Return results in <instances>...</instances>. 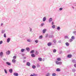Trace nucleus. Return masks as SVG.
<instances>
[{"label":"nucleus","instance_id":"1","mask_svg":"<svg viewBox=\"0 0 76 76\" xmlns=\"http://www.w3.org/2000/svg\"><path fill=\"white\" fill-rule=\"evenodd\" d=\"M56 63L57 65H61V64H62V62H59L58 61H56Z\"/></svg>","mask_w":76,"mask_h":76},{"label":"nucleus","instance_id":"2","mask_svg":"<svg viewBox=\"0 0 76 76\" xmlns=\"http://www.w3.org/2000/svg\"><path fill=\"white\" fill-rule=\"evenodd\" d=\"M46 31H47V29L45 28L43 29L42 31L43 34H45L46 32Z\"/></svg>","mask_w":76,"mask_h":76},{"label":"nucleus","instance_id":"3","mask_svg":"<svg viewBox=\"0 0 76 76\" xmlns=\"http://www.w3.org/2000/svg\"><path fill=\"white\" fill-rule=\"evenodd\" d=\"M46 20H47V17H44L43 18V20H42L43 22H45V21Z\"/></svg>","mask_w":76,"mask_h":76},{"label":"nucleus","instance_id":"4","mask_svg":"<svg viewBox=\"0 0 76 76\" xmlns=\"http://www.w3.org/2000/svg\"><path fill=\"white\" fill-rule=\"evenodd\" d=\"M10 53V50H8L6 52V54H7V55H9Z\"/></svg>","mask_w":76,"mask_h":76},{"label":"nucleus","instance_id":"5","mask_svg":"<svg viewBox=\"0 0 76 76\" xmlns=\"http://www.w3.org/2000/svg\"><path fill=\"white\" fill-rule=\"evenodd\" d=\"M53 21V18H50L49 20V23H51Z\"/></svg>","mask_w":76,"mask_h":76},{"label":"nucleus","instance_id":"6","mask_svg":"<svg viewBox=\"0 0 76 76\" xmlns=\"http://www.w3.org/2000/svg\"><path fill=\"white\" fill-rule=\"evenodd\" d=\"M52 45V43H51V42H49L48 43V45L49 47L51 46V45Z\"/></svg>","mask_w":76,"mask_h":76},{"label":"nucleus","instance_id":"7","mask_svg":"<svg viewBox=\"0 0 76 76\" xmlns=\"http://www.w3.org/2000/svg\"><path fill=\"white\" fill-rule=\"evenodd\" d=\"M26 65L27 66H31V63L29 62H27L26 63Z\"/></svg>","mask_w":76,"mask_h":76},{"label":"nucleus","instance_id":"8","mask_svg":"<svg viewBox=\"0 0 76 76\" xmlns=\"http://www.w3.org/2000/svg\"><path fill=\"white\" fill-rule=\"evenodd\" d=\"M13 75L14 76H19V74H18V73H13Z\"/></svg>","mask_w":76,"mask_h":76},{"label":"nucleus","instance_id":"9","mask_svg":"<svg viewBox=\"0 0 76 76\" xmlns=\"http://www.w3.org/2000/svg\"><path fill=\"white\" fill-rule=\"evenodd\" d=\"M10 38H8L7 39V43H9V42H10Z\"/></svg>","mask_w":76,"mask_h":76},{"label":"nucleus","instance_id":"10","mask_svg":"<svg viewBox=\"0 0 76 76\" xmlns=\"http://www.w3.org/2000/svg\"><path fill=\"white\" fill-rule=\"evenodd\" d=\"M3 55V53L2 52H1L0 53V56L1 57H2V56Z\"/></svg>","mask_w":76,"mask_h":76},{"label":"nucleus","instance_id":"11","mask_svg":"<svg viewBox=\"0 0 76 76\" xmlns=\"http://www.w3.org/2000/svg\"><path fill=\"white\" fill-rule=\"evenodd\" d=\"M16 60L15 59H13L12 61V63H13L15 64V63H16Z\"/></svg>","mask_w":76,"mask_h":76},{"label":"nucleus","instance_id":"12","mask_svg":"<svg viewBox=\"0 0 76 76\" xmlns=\"http://www.w3.org/2000/svg\"><path fill=\"white\" fill-rule=\"evenodd\" d=\"M6 63L7 64V65H8V66H10V65H11V63L8 62H6Z\"/></svg>","mask_w":76,"mask_h":76},{"label":"nucleus","instance_id":"13","mask_svg":"<svg viewBox=\"0 0 76 76\" xmlns=\"http://www.w3.org/2000/svg\"><path fill=\"white\" fill-rule=\"evenodd\" d=\"M9 71L10 73H12V72H13V69H9Z\"/></svg>","mask_w":76,"mask_h":76},{"label":"nucleus","instance_id":"14","mask_svg":"<svg viewBox=\"0 0 76 76\" xmlns=\"http://www.w3.org/2000/svg\"><path fill=\"white\" fill-rule=\"evenodd\" d=\"M31 57H35V55L34 54H31Z\"/></svg>","mask_w":76,"mask_h":76},{"label":"nucleus","instance_id":"15","mask_svg":"<svg viewBox=\"0 0 76 76\" xmlns=\"http://www.w3.org/2000/svg\"><path fill=\"white\" fill-rule=\"evenodd\" d=\"M32 68H33V69H35V68H36V66H35L34 65H33L32 66Z\"/></svg>","mask_w":76,"mask_h":76},{"label":"nucleus","instance_id":"16","mask_svg":"<svg viewBox=\"0 0 76 76\" xmlns=\"http://www.w3.org/2000/svg\"><path fill=\"white\" fill-rule=\"evenodd\" d=\"M57 30H58V31H60V27L58 26L57 27Z\"/></svg>","mask_w":76,"mask_h":76},{"label":"nucleus","instance_id":"17","mask_svg":"<svg viewBox=\"0 0 76 76\" xmlns=\"http://www.w3.org/2000/svg\"><path fill=\"white\" fill-rule=\"evenodd\" d=\"M25 51V49H21V52H22V53L23 52V51Z\"/></svg>","mask_w":76,"mask_h":76},{"label":"nucleus","instance_id":"18","mask_svg":"<svg viewBox=\"0 0 76 76\" xmlns=\"http://www.w3.org/2000/svg\"><path fill=\"white\" fill-rule=\"evenodd\" d=\"M37 67H40V65L39 64H37Z\"/></svg>","mask_w":76,"mask_h":76},{"label":"nucleus","instance_id":"19","mask_svg":"<svg viewBox=\"0 0 76 76\" xmlns=\"http://www.w3.org/2000/svg\"><path fill=\"white\" fill-rule=\"evenodd\" d=\"M65 44L66 46H69V42H66Z\"/></svg>","mask_w":76,"mask_h":76},{"label":"nucleus","instance_id":"20","mask_svg":"<svg viewBox=\"0 0 76 76\" xmlns=\"http://www.w3.org/2000/svg\"><path fill=\"white\" fill-rule=\"evenodd\" d=\"M68 58H71L72 57V55H68L67 56Z\"/></svg>","mask_w":76,"mask_h":76},{"label":"nucleus","instance_id":"21","mask_svg":"<svg viewBox=\"0 0 76 76\" xmlns=\"http://www.w3.org/2000/svg\"><path fill=\"white\" fill-rule=\"evenodd\" d=\"M38 60L40 61H42V58H38Z\"/></svg>","mask_w":76,"mask_h":76},{"label":"nucleus","instance_id":"22","mask_svg":"<svg viewBox=\"0 0 76 76\" xmlns=\"http://www.w3.org/2000/svg\"><path fill=\"white\" fill-rule=\"evenodd\" d=\"M27 42H31V39H28L27 40Z\"/></svg>","mask_w":76,"mask_h":76},{"label":"nucleus","instance_id":"23","mask_svg":"<svg viewBox=\"0 0 76 76\" xmlns=\"http://www.w3.org/2000/svg\"><path fill=\"white\" fill-rule=\"evenodd\" d=\"M57 61H61V58H58L57 59Z\"/></svg>","mask_w":76,"mask_h":76},{"label":"nucleus","instance_id":"24","mask_svg":"<svg viewBox=\"0 0 76 76\" xmlns=\"http://www.w3.org/2000/svg\"><path fill=\"white\" fill-rule=\"evenodd\" d=\"M56 71L57 72H60V69L59 68H58L56 69Z\"/></svg>","mask_w":76,"mask_h":76},{"label":"nucleus","instance_id":"25","mask_svg":"<svg viewBox=\"0 0 76 76\" xmlns=\"http://www.w3.org/2000/svg\"><path fill=\"white\" fill-rule=\"evenodd\" d=\"M26 49L27 51H29L30 49L29 48H27Z\"/></svg>","mask_w":76,"mask_h":76},{"label":"nucleus","instance_id":"26","mask_svg":"<svg viewBox=\"0 0 76 76\" xmlns=\"http://www.w3.org/2000/svg\"><path fill=\"white\" fill-rule=\"evenodd\" d=\"M5 32V31L4 30H2L1 31V34H4Z\"/></svg>","mask_w":76,"mask_h":76},{"label":"nucleus","instance_id":"27","mask_svg":"<svg viewBox=\"0 0 76 76\" xmlns=\"http://www.w3.org/2000/svg\"><path fill=\"white\" fill-rule=\"evenodd\" d=\"M46 76H50V73H48L47 74H46Z\"/></svg>","mask_w":76,"mask_h":76},{"label":"nucleus","instance_id":"28","mask_svg":"<svg viewBox=\"0 0 76 76\" xmlns=\"http://www.w3.org/2000/svg\"><path fill=\"white\" fill-rule=\"evenodd\" d=\"M52 76H56V74L55 73H53L52 74Z\"/></svg>","mask_w":76,"mask_h":76},{"label":"nucleus","instance_id":"29","mask_svg":"<svg viewBox=\"0 0 76 76\" xmlns=\"http://www.w3.org/2000/svg\"><path fill=\"white\" fill-rule=\"evenodd\" d=\"M75 36H72L71 37V39H72L73 40V39H75Z\"/></svg>","mask_w":76,"mask_h":76},{"label":"nucleus","instance_id":"30","mask_svg":"<svg viewBox=\"0 0 76 76\" xmlns=\"http://www.w3.org/2000/svg\"><path fill=\"white\" fill-rule=\"evenodd\" d=\"M42 35H41L39 37V39H42Z\"/></svg>","mask_w":76,"mask_h":76},{"label":"nucleus","instance_id":"31","mask_svg":"<svg viewBox=\"0 0 76 76\" xmlns=\"http://www.w3.org/2000/svg\"><path fill=\"white\" fill-rule=\"evenodd\" d=\"M33 75L31 74L30 75V76H37V75H35V74H33Z\"/></svg>","mask_w":76,"mask_h":76},{"label":"nucleus","instance_id":"32","mask_svg":"<svg viewBox=\"0 0 76 76\" xmlns=\"http://www.w3.org/2000/svg\"><path fill=\"white\" fill-rule=\"evenodd\" d=\"M72 72H75L76 71V69H72Z\"/></svg>","mask_w":76,"mask_h":76},{"label":"nucleus","instance_id":"33","mask_svg":"<svg viewBox=\"0 0 76 76\" xmlns=\"http://www.w3.org/2000/svg\"><path fill=\"white\" fill-rule=\"evenodd\" d=\"M34 53V50H32L30 52V53L31 54H32V53Z\"/></svg>","mask_w":76,"mask_h":76},{"label":"nucleus","instance_id":"34","mask_svg":"<svg viewBox=\"0 0 76 76\" xmlns=\"http://www.w3.org/2000/svg\"><path fill=\"white\" fill-rule=\"evenodd\" d=\"M73 39H69V42H72V41H73Z\"/></svg>","mask_w":76,"mask_h":76},{"label":"nucleus","instance_id":"35","mask_svg":"<svg viewBox=\"0 0 76 76\" xmlns=\"http://www.w3.org/2000/svg\"><path fill=\"white\" fill-rule=\"evenodd\" d=\"M72 62L73 63H76V61H75V60H73Z\"/></svg>","mask_w":76,"mask_h":76},{"label":"nucleus","instance_id":"36","mask_svg":"<svg viewBox=\"0 0 76 76\" xmlns=\"http://www.w3.org/2000/svg\"><path fill=\"white\" fill-rule=\"evenodd\" d=\"M4 70L5 73H6V74H7V70H6V69H4Z\"/></svg>","mask_w":76,"mask_h":76},{"label":"nucleus","instance_id":"37","mask_svg":"<svg viewBox=\"0 0 76 76\" xmlns=\"http://www.w3.org/2000/svg\"><path fill=\"white\" fill-rule=\"evenodd\" d=\"M44 23H42V24H41V26H44Z\"/></svg>","mask_w":76,"mask_h":76},{"label":"nucleus","instance_id":"38","mask_svg":"<svg viewBox=\"0 0 76 76\" xmlns=\"http://www.w3.org/2000/svg\"><path fill=\"white\" fill-rule=\"evenodd\" d=\"M35 42L36 43H38V40H35Z\"/></svg>","mask_w":76,"mask_h":76},{"label":"nucleus","instance_id":"39","mask_svg":"<svg viewBox=\"0 0 76 76\" xmlns=\"http://www.w3.org/2000/svg\"><path fill=\"white\" fill-rule=\"evenodd\" d=\"M13 58H14V59H16V56H14L13 57Z\"/></svg>","mask_w":76,"mask_h":76},{"label":"nucleus","instance_id":"40","mask_svg":"<svg viewBox=\"0 0 76 76\" xmlns=\"http://www.w3.org/2000/svg\"><path fill=\"white\" fill-rule=\"evenodd\" d=\"M52 28H55V25H53L52 26Z\"/></svg>","mask_w":76,"mask_h":76},{"label":"nucleus","instance_id":"41","mask_svg":"<svg viewBox=\"0 0 76 76\" xmlns=\"http://www.w3.org/2000/svg\"><path fill=\"white\" fill-rule=\"evenodd\" d=\"M65 38H67V39H69V37L67 36H65Z\"/></svg>","mask_w":76,"mask_h":76},{"label":"nucleus","instance_id":"42","mask_svg":"<svg viewBox=\"0 0 76 76\" xmlns=\"http://www.w3.org/2000/svg\"><path fill=\"white\" fill-rule=\"evenodd\" d=\"M4 38H6V33H5L4 35Z\"/></svg>","mask_w":76,"mask_h":76},{"label":"nucleus","instance_id":"43","mask_svg":"<svg viewBox=\"0 0 76 76\" xmlns=\"http://www.w3.org/2000/svg\"><path fill=\"white\" fill-rule=\"evenodd\" d=\"M56 49H54L53 50V53H56Z\"/></svg>","mask_w":76,"mask_h":76},{"label":"nucleus","instance_id":"44","mask_svg":"<svg viewBox=\"0 0 76 76\" xmlns=\"http://www.w3.org/2000/svg\"><path fill=\"white\" fill-rule=\"evenodd\" d=\"M3 44V41H0V44Z\"/></svg>","mask_w":76,"mask_h":76},{"label":"nucleus","instance_id":"45","mask_svg":"<svg viewBox=\"0 0 76 76\" xmlns=\"http://www.w3.org/2000/svg\"><path fill=\"white\" fill-rule=\"evenodd\" d=\"M54 22H53H53H52V23H51V24H52V25H54Z\"/></svg>","mask_w":76,"mask_h":76},{"label":"nucleus","instance_id":"46","mask_svg":"<svg viewBox=\"0 0 76 76\" xmlns=\"http://www.w3.org/2000/svg\"><path fill=\"white\" fill-rule=\"evenodd\" d=\"M63 10V8H59V10Z\"/></svg>","mask_w":76,"mask_h":76},{"label":"nucleus","instance_id":"47","mask_svg":"<svg viewBox=\"0 0 76 76\" xmlns=\"http://www.w3.org/2000/svg\"><path fill=\"white\" fill-rule=\"evenodd\" d=\"M53 42L54 43H56V40H54L53 41Z\"/></svg>","mask_w":76,"mask_h":76},{"label":"nucleus","instance_id":"48","mask_svg":"<svg viewBox=\"0 0 76 76\" xmlns=\"http://www.w3.org/2000/svg\"><path fill=\"white\" fill-rule=\"evenodd\" d=\"M76 31H74L73 32V33L74 34H76Z\"/></svg>","mask_w":76,"mask_h":76},{"label":"nucleus","instance_id":"49","mask_svg":"<svg viewBox=\"0 0 76 76\" xmlns=\"http://www.w3.org/2000/svg\"><path fill=\"white\" fill-rule=\"evenodd\" d=\"M30 32L32 31V28H30Z\"/></svg>","mask_w":76,"mask_h":76},{"label":"nucleus","instance_id":"50","mask_svg":"<svg viewBox=\"0 0 76 76\" xmlns=\"http://www.w3.org/2000/svg\"><path fill=\"white\" fill-rule=\"evenodd\" d=\"M48 37V34H47L45 36V37H46V38H47V37Z\"/></svg>","mask_w":76,"mask_h":76},{"label":"nucleus","instance_id":"51","mask_svg":"<svg viewBox=\"0 0 76 76\" xmlns=\"http://www.w3.org/2000/svg\"><path fill=\"white\" fill-rule=\"evenodd\" d=\"M74 66L75 67H76V64H75L74 65Z\"/></svg>","mask_w":76,"mask_h":76},{"label":"nucleus","instance_id":"52","mask_svg":"<svg viewBox=\"0 0 76 76\" xmlns=\"http://www.w3.org/2000/svg\"><path fill=\"white\" fill-rule=\"evenodd\" d=\"M26 62V61L25 60L23 61V63H25Z\"/></svg>","mask_w":76,"mask_h":76},{"label":"nucleus","instance_id":"53","mask_svg":"<svg viewBox=\"0 0 76 76\" xmlns=\"http://www.w3.org/2000/svg\"><path fill=\"white\" fill-rule=\"evenodd\" d=\"M59 42L60 43H61V40H59Z\"/></svg>","mask_w":76,"mask_h":76},{"label":"nucleus","instance_id":"54","mask_svg":"<svg viewBox=\"0 0 76 76\" xmlns=\"http://www.w3.org/2000/svg\"><path fill=\"white\" fill-rule=\"evenodd\" d=\"M24 59H26V57H24Z\"/></svg>","mask_w":76,"mask_h":76},{"label":"nucleus","instance_id":"55","mask_svg":"<svg viewBox=\"0 0 76 76\" xmlns=\"http://www.w3.org/2000/svg\"><path fill=\"white\" fill-rule=\"evenodd\" d=\"M3 25V23H2L1 24V26H2V25Z\"/></svg>","mask_w":76,"mask_h":76},{"label":"nucleus","instance_id":"56","mask_svg":"<svg viewBox=\"0 0 76 76\" xmlns=\"http://www.w3.org/2000/svg\"><path fill=\"white\" fill-rule=\"evenodd\" d=\"M72 8H73V9H74V7H72Z\"/></svg>","mask_w":76,"mask_h":76}]
</instances>
